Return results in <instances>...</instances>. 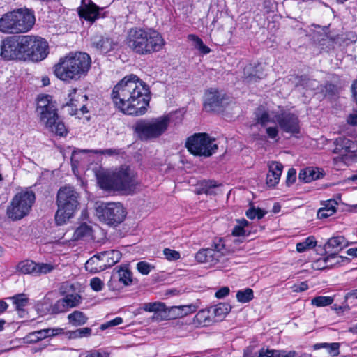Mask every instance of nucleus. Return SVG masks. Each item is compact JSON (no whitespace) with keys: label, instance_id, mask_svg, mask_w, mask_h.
I'll list each match as a JSON object with an SVG mask.
<instances>
[{"label":"nucleus","instance_id":"22","mask_svg":"<svg viewBox=\"0 0 357 357\" xmlns=\"http://www.w3.org/2000/svg\"><path fill=\"white\" fill-rule=\"evenodd\" d=\"M143 310L149 312H154L151 319L154 321H160L162 319H157L155 317H162L166 312L167 307L165 303L161 302L146 303L141 307Z\"/></svg>","mask_w":357,"mask_h":357},{"label":"nucleus","instance_id":"38","mask_svg":"<svg viewBox=\"0 0 357 357\" xmlns=\"http://www.w3.org/2000/svg\"><path fill=\"white\" fill-rule=\"evenodd\" d=\"M254 298L253 291L250 288L237 291L236 298L238 302L245 303L250 301Z\"/></svg>","mask_w":357,"mask_h":357},{"label":"nucleus","instance_id":"40","mask_svg":"<svg viewBox=\"0 0 357 357\" xmlns=\"http://www.w3.org/2000/svg\"><path fill=\"white\" fill-rule=\"evenodd\" d=\"M43 330L36 331L27 334L24 338L25 342L29 344L36 343L45 339Z\"/></svg>","mask_w":357,"mask_h":357},{"label":"nucleus","instance_id":"57","mask_svg":"<svg viewBox=\"0 0 357 357\" xmlns=\"http://www.w3.org/2000/svg\"><path fill=\"white\" fill-rule=\"evenodd\" d=\"M340 344L339 343H329L327 347L328 351L331 356H337L339 355Z\"/></svg>","mask_w":357,"mask_h":357},{"label":"nucleus","instance_id":"28","mask_svg":"<svg viewBox=\"0 0 357 357\" xmlns=\"http://www.w3.org/2000/svg\"><path fill=\"white\" fill-rule=\"evenodd\" d=\"M68 319L73 326H79L87 322L88 317L84 312L75 310L68 315Z\"/></svg>","mask_w":357,"mask_h":357},{"label":"nucleus","instance_id":"44","mask_svg":"<svg viewBox=\"0 0 357 357\" xmlns=\"http://www.w3.org/2000/svg\"><path fill=\"white\" fill-rule=\"evenodd\" d=\"M76 93H77V89H73L70 90V91L68 94L69 102H68L66 103V105L68 107H75V109L74 110L72 109V112H70V113L71 114H76L75 112L77 111V105L75 102H78L79 100L75 98Z\"/></svg>","mask_w":357,"mask_h":357},{"label":"nucleus","instance_id":"21","mask_svg":"<svg viewBox=\"0 0 357 357\" xmlns=\"http://www.w3.org/2000/svg\"><path fill=\"white\" fill-rule=\"evenodd\" d=\"M336 145L333 152L346 155L349 153L357 152V141L351 140L344 137H339L335 139Z\"/></svg>","mask_w":357,"mask_h":357},{"label":"nucleus","instance_id":"3","mask_svg":"<svg viewBox=\"0 0 357 357\" xmlns=\"http://www.w3.org/2000/svg\"><path fill=\"white\" fill-rule=\"evenodd\" d=\"M126 43L136 54L146 55L160 51L164 45V40L155 31L135 27L128 31Z\"/></svg>","mask_w":357,"mask_h":357},{"label":"nucleus","instance_id":"53","mask_svg":"<svg viewBox=\"0 0 357 357\" xmlns=\"http://www.w3.org/2000/svg\"><path fill=\"white\" fill-rule=\"evenodd\" d=\"M85 357H109V355L100 349H92L86 352Z\"/></svg>","mask_w":357,"mask_h":357},{"label":"nucleus","instance_id":"47","mask_svg":"<svg viewBox=\"0 0 357 357\" xmlns=\"http://www.w3.org/2000/svg\"><path fill=\"white\" fill-rule=\"evenodd\" d=\"M83 152H93L94 153H100L102 155H107L109 156L118 155L119 151L117 149H100V150H83Z\"/></svg>","mask_w":357,"mask_h":357},{"label":"nucleus","instance_id":"10","mask_svg":"<svg viewBox=\"0 0 357 357\" xmlns=\"http://www.w3.org/2000/svg\"><path fill=\"white\" fill-rule=\"evenodd\" d=\"M185 146L195 155L209 157L218 149L215 139L206 133H195L187 139Z\"/></svg>","mask_w":357,"mask_h":357},{"label":"nucleus","instance_id":"18","mask_svg":"<svg viewBox=\"0 0 357 357\" xmlns=\"http://www.w3.org/2000/svg\"><path fill=\"white\" fill-rule=\"evenodd\" d=\"M0 31L5 33H18L16 10L3 15L0 18Z\"/></svg>","mask_w":357,"mask_h":357},{"label":"nucleus","instance_id":"25","mask_svg":"<svg viewBox=\"0 0 357 357\" xmlns=\"http://www.w3.org/2000/svg\"><path fill=\"white\" fill-rule=\"evenodd\" d=\"M85 268L86 271L96 273L105 270V264H103L98 253L87 260L85 264Z\"/></svg>","mask_w":357,"mask_h":357},{"label":"nucleus","instance_id":"8","mask_svg":"<svg viewBox=\"0 0 357 357\" xmlns=\"http://www.w3.org/2000/svg\"><path fill=\"white\" fill-rule=\"evenodd\" d=\"M35 200L33 191L28 189L21 190L13 197L7 206V216L13 221L22 219L29 213Z\"/></svg>","mask_w":357,"mask_h":357},{"label":"nucleus","instance_id":"32","mask_svg":"<svg viewBox=\"0 0 357 357\" xmlns=\"http://www.w3.org/2000/svg\"><path fill=\"white\" fill-rule=\"evenodd\" d=\"M231 308V306L228 303H220L212 307L211 310L218 319H222L230 312Z\"/></svg>","mask_w":357,"mask_h":357},{"label":"nucleus","instance_id":"64","mask_svg":"<svg viewBox=\"0 0 357 357\" xmlns=\"http://www.w3.org/2000/svg\"><path fill=\"white\" fill-rule=\"evenodd\" d=\"M280 357H297V351H280Z\"/></svg>","mask_w":357,"mask_h":357},{"label":"nucleus","instance_id":"54","mask_svg":"<svg viewBox=\"0 0 357 357\" xmlns=\"http://www.w3.org/2000/svg\"><path fill=\"white\" fill-rule=\"evenodd\" d=\"M231 234L234 236H246L250 234V231L243 229L238 224L234 227Z\"/></svg>","mask_w":357,"mask_h":357},{"label":"nucleus","instance_id":"17","mask_svg":"<svg viewBox=\"0 0 357 357\" xmlns=\"http://www.w3.org/2000/svg\"><path fill=\"white\" fill-rule=\"evenodd\" d=\"M223 100L224 95L221 92L210 89L205 93L204 109L207 112L219 111L223 107Z\"/></svg>","mask_w":357,"mask_h":357},{"label":"nucleus","instance_id":"9","mask_svg":"<svg viewBox=\"0 0 357 357\" xmlns=\"http://www.w3.org/2000/svg\"><path fill=\"white\" fill-rule=\"evenodd\" d=\"M96 215L105 224L116 226L123 221L126 213L120 203L109 202L96 204Z\"/></svg>","mask_w":357,"mask_h":357},{"label":"nucleus","instance_id":"12","mask_svg":"<svg viewBox=\"0 0 357 357\" xmlns=\"http://www.w3.org/2000/svg\"><path fill=\"white\" fill-rule=\"evenodd\" d=\"M23 35L6 37L1 42V56L6 60H24Z\"/></svg>","mask_w":357,"mask_h":357},{"label":"nucleus","instance_id":"15","mask_svg":"<svg viewBox=\"0 0 357 357\" xmlns=\"http://www.w3.org/2000/svg\"><path fill=\"white\" fill-rule=\"evenodd\" d=\"M348 245V243L342 236H334L328 240L324 248L329 255L324 259L326 263L336 257V255Z\"/></svg>","mask_w":357,"mask_h":357},{"label":"nucleus","instance_id":"30","mask_svg":"<svg viewBox=\"0 0 357 357\" xmlns=\"http://www.w3.org/2000/svg\"><path fill=\"white\" fill-rule=\"evenodd\" d=\"M210 248L212 249V250L215 253H217L215 255L219 259L221 257L226 255L229 252V250L227 248H226L225 244L222 238H215L211 245V248Z\"/></svg>","mask_w":357,"mask_h":357},{"label":"nucleus","instance_id":"36","mask_svg":"<svg viewBox=\"0 0 357 357\" xmlns=\"http://www.w3.org/2000/svg\"><path fill=\"white\" fill-rule=\"evenodd\" d=\"M91 234V228L90 226L84 223L82 224L75 231L73 238L75 240H78L86 236H90Z\"/></svg>","mask_w":357,"mask_h":357},{"label":"nucleus","instance_id":"50","mask_svg":"<svg viewBox=\"0 0 357 357\" xmlns=\"http://www.w3.org/2000/svg\"><path fill=\"white\" fill-rule=\"evenodd\" d=\"M251 68V66L245 67L244 69V82L248 84H251L253 82H256L259 77L256 75H253L252 73L248 74L249 70Z\"/></svg>","mask_w":357,"mask_h":357},{"label":"nucleus","instance_id":"6","mask_svg":"<svg viewBox=\"0 0 357 357\" xmlns=\"http://www.w3.org/2000/svg\"><path fill=\"white\" fill-rule=\"evenodd\" d=\"M100 188L106 190H130L136 184L135 173L128 166H121L112 175H103L98 178Z\"/></svg>","mask_w":357,"mask_h":357},{"label":"nucleus","instance_id":"5","mask_svg":"<svg viewBox=\"0 0 357 357\" xmlns=\"http://www.w3.org/2000/svg\"><path fill=\"white\" fill-rule=\"evenodd\" d=\"M79 193L72 186L60 188L56 194L58 209L55 214L57 225H62L73 218L79 206Z\"/></svg>","mask_w":357,"mask_h":357},{"label":"nucleus","instance_id":"45","mask_svg":"<svg viewBox=\"0 0 357 357\" xmlns=\"http://www.w3.org/2000/svg\"><path fill=\"white\" fill-rule=\"evenodd\" d=\"M153 268L154 266L146 261H139L137 264V269L142 275H148Z\"/></svg>","mask_w":357,"mask_h":357},{"label":"nucleus","instance_id":"4","mask_svg":"<svg viewBox=\"0 0 357 357\" xmlns=\"http://www.w3.org/2000/svg\"><path fill=\"white\" fill-rule=\"evenodd\" d=\"M36 112L40 122L50 132L60 136L67 133L64 123L58 116L55 102L52 101L50 96L42 95L38 97Z\"/></svg>","mask_w":357,"mask_h":357},{"label":"nucleus","instance_id":"39","mask_svg":"<svg viewBox=\"0 0 357 357\" xmlns=\"http://www.w3.org/2000/svg\"><path fill=\"white\" fill-rule=\"evenodd\" d=\"M189 39L193 42V45L200 52L206 54L210 52L211 50L208 47L205 45L199 37L195 35H189Z\"/></svg>","mask_w":357,"mask_h":357},{"label":"nucleus","instance_id":"56","mask_svg":"<svg viewBox=\"0 0 357 357\" xmlns=\"http://www.w3.org/2000/svg\"><path fill=\"white\" fill-rule=\"evenodd\" d=\"M336 209H328L327 208H321L317 212V217L319 219L326 218L333 215Z\"/></svg>","mask_w":357,"mask_h":357},{"label":"nucleus","instance_id":"49","mask_svg":"<svg viewBox=\"0 0 357 357\" xmlns=\"http://www.w3.org/2000/svg\"><path fill=\"white\" fill-rule=\"evenodd\" d=\"M280 350L261 349L259 352L258 357H280Z\"/></svg>","mask_w":357,"mask_h":357},{"label":"nucleus","instance_id":"11","mask_svg":"<svg viewBox=\"0 0 357 357\" xmlns=\"http://www.w3.org/2000/svg\"><path fill=\"white\" fill-rule=\"evenodd\" d=\"M22 40L24 61H40L47 56L48 45L43 38L36 36L23 35Z\"/></svg>","mask_w":357,"mask_h":357},{"label":"nucleus","instance_id":"55","mask_svg":"<svg viewBox=\"0 0 357 357\" xmlns=\"http://www.w3.org/2000/svg\"><path fill=\"white\" fill-rule=\"evenodd\" d=\"M123 323V319L121 317H116L115 319L110 320L105 324H101L100 329L105 330L109 327L118 326Z\"/></svg>","mask_w":357,"mask_h":357},{"label":"nucleus","instance_id":"41","mask_svg":"<svg viewBox=\"0 0 357 357\" xmlns=\"http://www.w3.org/2000/svg\"><path fill=\"white\" fill-rule=\"evenodd\" d=\"M333 302V298L331 296H319L314 297L311 301V303L317 307H324L332 304Z\"/></svg>","mask_w":357,"mask_h":357},{"label":"nucleus","instance_id":"33","mask_svg":"<svg viewBox=\"0 0 357 357\" xmlns=\"http://www.w3.org/2000/svg\"><path fill=\"white\" fill-rule=\"evenodd\" d=\"M218 187V184L215 181H204L201 183L199 194L215 195L216 194L215 189Z\"/></svg>","mask_w":357,"mask_h":357},{"label":"nucleus","instance_id":"7","mask_svg":"<svg viewBox=\"0 0 357 357\" xmlns=\"http://www.w3.org/2000/svg\"><path fill=\"white\" fill-rule=\"evenodd\" d=\"M170 120L167 116L151 119H141L134 126L135 132L142 141H148L160 137L167 130Z\"/></svg>","mask_w":357,"mask_h":357},{"label":"nucleus","instance_id":"37","mask_svg":"<svg viewBox=\"0 0 357 357\" xmlns=\"http://www.w3.org/2000/svg\"><path fill=\"white\" fill-rule=\"evenodd\" d=\"M119 280L125 286L130 285L132 282V273L126 268H121L118 271Z\"/></svg>","mask_w":357,"mask_h":357},{"label":"nucleus","instance_id":"27","mask_svg":"<svg viewBox=\"0 0 357 357\" xmlns=\"http://www.w3.org/2000/svg\"><path fill=\"white\" fill-rule=\"evenodd\" d=\"M321 173L312 167H308L300 172L298 178L304 183H310L320 178Z\"/></svg>","mask_w":357,"mask_h":357},{"label":"nucleus","instance_id":"20","mask_svg":"<svg viewBox=\"0 0 357 357\" xmlns=\"http://www.w3.org/2000/svg\"><path fill=\"white\" fill-rule=\"evenodd\" d=\"M91 45L102 53H107L112 50L116 43L107 36L94 35L91 38Z\"/></svg>","mask_w":357,"mask_h":357},{"label":"nucleus","instance_id":"35","mask_svg":"<svg viewBox=\"0 0 357 357\" xmlns=\"http://www.w3.org/2000/svg\"><path fill=\"white\" fill-rule=\"evenodd\" d=\"M317 245V241L313 236L307 237L304 241L296 244V250L298 252H304L308 249L313 248Z\"/></svg>","mask_w":357,"mask_h":357},{"label":"nucleus","instance_id":"52","mask_svg":"<svg viewBox=\"0 0 357 357\" xmlns=\"http://www.w3.org/2000/svg\"><path fill=\"white\" fill-rule=\"evenodd\" d=\"M163 254L168 260H176L180 258V253L178 252L169 248L164 249Z\"/></svg>","mask_w":357,"mask_h":357},{"label":"nucleus","instance_id":"26","mask_svg":"<svg viewBox=\"0 0 357 357\" xmlns=\"http://www.w3.org/2000/svg\"><path fill=\"white\" fill-rule=\"evenodd\" d=\"M79 15L81 17L84 18L86 20L93 22L98 17V8L94 4L91 6H85L84 8L79 10Z\"/></svg>","mask_w":357,"mask_h":357},{"label":"nucleus","instance_id":"43","mask_svg":"<svg viewBox=\"0 0 357 357\" xmlns=\"http://www.w3.org/2000/svg\"><path fill=\"white\" fill-rule=\"evenodd\" d=\"M268 168L271 176H276V178H280L283 169V165L280 162L273 161L268 165Z\"/></svg>","mask_w":357,"mask_h":357},{"label":"nucleus","instance_id":"42","mask_svg":"<svg viewBox=\"0 0 357 357\" xmlns=\"http://www.w3.org/2000/svg\"><path fill=\"white\" fill-rule=\"evenodd\" d=\"M13 304L15 310L20 312L24 310V307L28 303V298L24 294H19L13 297Z\"/></svg>","mask_w":357,"mask_h":357},{"label":"nucleus","instance_id":"23","mask_svg":"<svg viewBox=\"0 0 357 357\" xmlns=\"http://www.w3.org/2000/svg\"><path fill=\"white\" fill-rule=\"evenodd\" d=\"M214 251L210 248L199 250L195 255V259L199 263H209L215 264L220 260L217 258Z\"/></svg>","mask_w":357,"mask_h":357},{"label":"nucleus","instance_id":"51","mask_svg":"<svg viewBox=\"0 0 357 357\" xmlns=\"http://www.w3.org/2000/svg\"><path fill=\"white\" fill-rule=\"evenodd\" d=\"M90 286L95 291H100L102 289L104 283L99 278H93L90 281Z\"/></svg>","mask_w":357,"mask_h":357},{"label":"nucleus","instance_id":"2","mask_svg":"<svg viewBox=\"0 0 357 357\" xmlns=\"http://www.w3.org/2000/svg\"><path fill=\"white\" fill-rule=\"evenodd\" d=\"M91 65L90 56L85 52L70 53L61 58L54 66L55 75L61 80L70 82L85 77Z\"/></svg>","mask_w":357,"mask_h":357},{"label":"nucleus","instance_id":"58","mask_svg":"<svg viewBox=\"0 0 357 357\" xmlns=\"http://www.w3.org/2000/svg\"><path fill=\"white\" fill-rule=\"evenodd\" d=\"M296 171L294 168L289 169L287 172V180H286V183H287V185H291V184H293L296 181Z\"/></svg>","mask_w":357,"mask_h":357},{"label":"nucleus","instance_id":"48","mask_svg":"<svg viewBox=\"0 0 357 357\" xmlns=\"http://www.w3.org/2000/svg\"><path fill=\"white\" fill-rule=\"evenodd\" d=\"M43 332L44 333L45 338L49 337H54L55 335H58L60 334L63 333V329L61 328H49L46 329H42Z\"/></svg>","mask_w":357,"mask_h":357},{"label":"nucleus","instance_id":"13","mask_svg":"<svg viewBox=\"0 0 357 357\" xmlns=\"http://www.w3.org/2000/svg\"><path fill=\"white\" fill-rule=\"evenodd\" d=\"M275 118L282 131L293 135L300 132L299 120L296 114L283 112L275 115Z\"/></svg>","mask_w":357,"mask_h":357},{"label":"nucleus","instance_id":"62","mask_svg":"<svg viewBox=\"0 0 357 357\" xmlns=\"http://www.w3.org/2000/svg\"><path fill=\"white\" fill-rule=\"evenodd\" d=\"M229 293V289L227 287H223L215 292V296L218 298H222L228 295Z\"/></svg>","mask_w":357,"mask_h":357},{"label":"nucleus","instance_id":"60","mask_svg":"<svg viewBox=\"0 0 357 357\" xmlns=\"http://www.w3.org/2000/svg\"><path fill=\"white\" fill-rule=\"evenodd\" d=\"M266 134L268 135V137H270L272 139H275L278 135V128L276 126L274 127H268L266 130Z\"/></svg>","mask_w":357,"mask_h":357},{"label":"nucleus","instance_id":"16","mask_svg":"<svg viewBox=\"0 0 357 357\" xmlns=\"http://www.w3.org/2000/svg\"><path fill=\"white\" fill-rule=\"evenodd\" d=\"M16 17L18 33L29 31L35 24L36 19L33 12L27 8L16 10Z\"/></svg>","mask_w":357,"mask_h":357},{"label":"nucleus","instance_id":"29","mask_svg":"<svg viewBox=\"0 0 357 357\" xmlns=\"http://www.w3.org/2000/svg\"><path fill=\"white\" fill-rule=\"evenodd\" d=\"M255 119L257 123L265 126L269 122H273L274 120L271 119L270 114L268 111L265 110L263 107H259L255 112Z\"/></svg>","mask_w":357,"mask_h":357},{"label":"nucleus","instance_id":"34","mask_svg":"<svg viewBox=\"0 0 357 357\" xmlns=\"http://www.w3.org/2000/svg\"><path fill=\"white\" fill-rule=\"evenodd\" d=\"M91 329L89 327L78 328L75 331H70L68 332V335L70 339H77L82 337H89L91 335Z\"/></svg>","mask_w":357,"mask_h":357},{"label":"nucleus","instance_id":"24","mask_svg":"<svg viewBox=\"0 0 357 357\" xmlns=\"http://www.w3.org/2000/svg\"><path fill=\"white\" fill-rule=\"evenodd\" d=\"M99 254L103 264H105V269L116 264L121 257V253L116 250L104 251Z\"/></svg>","mask_w":357,"mask_h":357},{"label":"nucleus","instance_id":"1","mask_svg":"<svg viewBox=\"0 0 357 357\" xmlns=\"http://www.w3.org/2000/svg\"><path fill=\"white\" fill-rule=\"evenodd\" d=\"M111 96L120 111L133 116L144 114L151 98L149 86L133 74L123 78L114 87Z\"/></svg>","mask_w":357,"mask_h":357},{"label":"nucleus","instance_id":"63","mask_svg":"<svg viewBox=\"0 0 357 357\" xmlns=\"http://www.w3.org/2000/svg\"><path fill=\"white\" fill-rule=\"evenodd\" d=\"M347 123L351 126H357V112L351 114L347 119Z\"/></svg>","mask_w":357,"mask_h":357},{"label":"nucleus","instance_id":"46","mask_svg":"<svg viewBox=\"0 0 357 357\" xmlns=\"http://www.w3.org/2000/svg\"><path fill=\"white\" fill-rule=\"evenodd\" d=\"M36 275L40 274H47L51 272L54 267L50 264H37V267L36 268Z\"/></svg>","mask_w":357,"mask_h":357},{"label":"nucleus","instance_id":"19","mask_svg":"<svg viewBox=\"0 0 357 357\" xmlns=\"http://www.w3.org/2000/svg\"><path fill=\"white\" fill-rule=\"evenodd\" d=\"M196 307L193 305L172 306L170 308H167L166 312L164 313L162 317H155L157 319H174L178 317H185L195 311Z\"/></svg>","mask_w":357,"mask_h":357},{"label":"nucleus","instance_id":"61","mask_svg":"<svg viewBox=\"0 0 357 357\" xmlns=\"http://www.w3.org/2000/svg\"><path fill=\"white\" fill-rule=\"evenodd\" d=\"M292 288L294 292H301L308 289V284L306 282H302L299 284H294Z\"/></svg>","mask_w":357,"mask_h":357},{"label":"nucleus","instance_id":"31","mask_svg":"<svg viewBox=\"0 0 357 357\" xmlns=\"http://www.w3.org/2000/svg\"><path fill=\"white\" fill-rule=\"evenodd\" d=\"M37 264L31 260L20 261L17 265V270L23 274H35Z\"/></svg>","mask_w":357,"mask_h":357},{"label":"nucleus","instance_id":"59","mask_svg":"<svg viewBox=\"0 0 357 357\" xmlns=\"http://www.w3.org/2000/svg\"><path fill=\"white\" fill-rule=\"evenodd\" d=\"M271 173L268 172L266 176V184L270 187H274L276 184L278 183L280 178H276L275 176H271Z\"/></svg>","mask_w":357,"mask_h":357},{"label":"nucleus","instance_id":"14","mask_svg":"<svg viewBox=\"0 0 357 357\" xmlns=\"http://www.w3.org/2000/svg\"><path fill=\"white\" fill-rule=\"evenodd\" d=\"M82 297L78 294H67L58 300L51 307L52 312L59 314L66 312L69 308L78 306L81 303Z\"/></svg>","mask_w":357,"mask_h":357}]
</instances>
